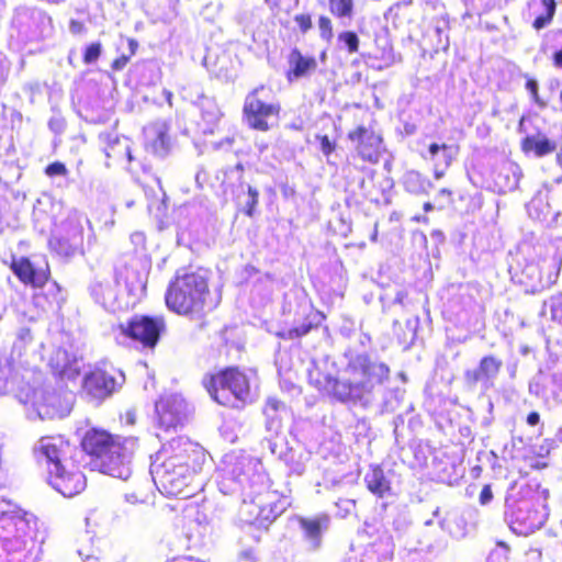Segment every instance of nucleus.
<instances>
[{"label":"nucleus","instance_id":"7ed1b4c3","mask_svg":"<svg viewBox=\"0 0 562 562\" xmlns=\"http://www.w3.org/2000/svg\"><path fill=\"white\" fill-rule=\"evenodd\" d=\"M218 487L225 495L240 494L243 519L257 528H268L290 506L285 495L271 490L261 463L248 456L231 453L224 457Z\"/></svg>","mask_w":562,"mask_h":562},{"label":"nucleus","instance_id":"0eeeda50","mask_svg":"<svg viewBox=\"0 0 562 562\" xmlns=\"http://www.w3.org/2000/svg\"><path fill=\"white\" fill-rule=\"evenodd\" d=\"M210 296L207 279L200 272L178 273L169 283L165 301L167 307L179 315H200L207 307Z\"/></svg>","mask_w":562,"mask_h":562},{"label":"nucleus","instance_id":"7c9ffc66","mask_svg":"<svg viewBox=\"0 0 562 562\" xmlns=\"http://www.w3.org/2000/svg\"><path fill=\"white\" fill-rule=\"evenodd\" d=\"M330 517L327 514H319L313 518H301L300 526L304 532L310 547L316 550L321 547L322 536L329 528Z\"/></svg>","mask_w":562,"mask_h":562},{"label":"nucleus","instance_id":"3c124183","mask_svg":"<svg viewBox=\"0 0 562 562\" xmlns=\"http://www.w3.org/2000/svg\"><path fill=\"white\" fill-rule=\"evenodd\" d=\"M319 35L323 40L329 42L333 37L331 21L327 16H321L318 20Z\"/></svg>","mask_w":562,"mask_h":562},{"label":"nucleus","instance_id":"58836bf2","mask_svg":"<svg viewBox=\"0 0 562 562\" xmlns=\"http://www.w3.org/2000/svg\"><path fill=\"white\" fill-rule=\"evenodd\" d=\"M95 552L97 549L92 543V537L88 532H86L81 537L80 543L77 549V553L83 562H98Z\"/></svg>","mask_w":562,"mask_h":562},{"label":"nucleus","instance_id":"1a4fd4ad","mask_svg":"<svg viewBox=\"0 0 562 562\" xmlns=\"http://www.w3.org/2000/svg\"><path fill=\"white\" fill-rule=\"evenodd\" d=\"M210 396L223 406H238L250 398V383L246 373L237 368H227L203 380Z\"/></svg>","mask_w":562,"mask_h":562},{"label":"nucleus","instance_id":"72a5a7b5","mask_svg":"<svg viewBox=\"0 0 562 562\" xmlns=\"http://www.w3.org/2000/svg\"><path fill=\"white\" fill-rule=\"evenodd\" d=\"M438 525L442 531L457 539L464 538L468 533L467 520L462 515H453L451 519L440 518Z\"/></svg>","mask_w":562,"mask_h":562},{"label":"nucleus","instance_id":"de8ad7c7","mask_svg":"<svg viewBox=\"0 0 562 562\" xmlns=\"http://www.w3.org/2000/svg\"><path fill=\"white\" fill-rule=\"evenodd\" d=\"M526 89L528 90V92L530 93L531 95V99L532 101L540 108V109H544L547 106V102L543 101L540 95H539V92H538V89H539V86H538V81L536 79H532V78H528L527 79V82H526Z\"/></svg>","mask_w":562,"mask_h":562},{"label":"nucleus","instance_id":"37998d69","mask_svg":"<svg viewBox=\"0 0 562 562\" xmlns=\"http://www.w3.org/2000/svg\"><path fill=\"white\" fill-rule=\"evenodd\" d=\"M258 201H259L258 190L252 188L251 186H248V196L244 203V209H243L244 213L247 216H249V217L254 216Z\"/></svg>","mask_w":562,"mask_h":562},{"label":"nucleus","instance_id":"cd10ccee","mask_svg":"<svg viewBox=\"0 0 562 562\" xmlns=\"http://www.w3.org/2000/svg\"><path fill=\"white\" fill-rule=\"evenodd\" d=\"M193 103L200 110L201 122L199 126L201 131L204 134H213L223 116V112L215 99L198 93V99Z\"/></svg>","mask_w":562,"mask_h":562},{"label":"nucleus","instance_id":"e2e57ef3","mask_svg":"<svg viewBox=\"0 0 562 562\" xmlns=\"http://www.w3.org/2000/svg\"><path fill=\"white\" fill-rule=\"evenodd\" d=\"M16 339L20 340V342H23V344L31 342L32 341L31 330L27 329V328L20 329Z\"/></svg>","mask_w":562,"mask_h":562},{"label":"nucleus","instance_id":"5701e85b","mask_svg":"<svg viewBox=\"0 0 562 562\" xmlns=\"http://www.w3.org/2000/svg\"><path fill=\"white\" fill-rule=\"evenodd\" d=\"M100 140L103 144L106 167H111L112 164L130 166L135 160L130 138L116 133H102Z\"/></svg>","mask_w":562,"mask_h":562},{"label":"nucleus","instance_id":"bf43d9fd","mask_svg":"<svg viewBox=\"0 0 562 562\" xmlns=\"http://www.w3.org/2000/svg\"><path fill=\"white\" fill-rule=\"evenodd\" d=\"M86 30L85 24L78 20H70L69 22V31L71 34L77 35L81 34Z\"/></svg>","mask_w":562,"mask_h":562},{"label":"nucleus","instance_id":"6e6552de","mask_svg":"<svg viewBox=\"0 0 562 562\" xmlns=\"http://www.w3.org/2000/svg\"><path fill=\"white\" fill-rule=\"evenodd\" d=\"M18 397L31 420L63 418L70 413L74 401L71 392L48 383L21 390Z\"/></svg>","mask_w":562,"mask_h":562},{"label":"nucleus","instance_id":"ea45409f","mask_svg":"<svg viewBox=\"0 0 562 562\" xmlns=\"http://www.w3.org/2000/svg\"><path fill=\"white\" fill-rule=\"evenodd\" d=\"M337 40L339 45L347 49L349 54H353L359 50L360 40L356 32L344 31L338 34Z\"/></svg>","mask_w":562,"mask_h":562},{"label":"nucleus","instance_id":"864d4df0","mask_svg":"<svg viewBox=\"0 0 562 562\" xmlns=\"http://www.w3.org/2000/svg\"><path fill=\"white\" fill-rule=\"evenodd\" d=\"M235 143V137L233 135H227L223 139L218 142L211 143V147L213 150H231Z\"/></svg>","mask_w":562,"mask_h":562},{"label":"nucleus","instance_id":"5fc2aeb1","mask_svg":"<svg viewBox=\"0 0 562 562\" xmlns=\"http://www.w3.org/2000/svg\"><path fill=\"white\" fill-rule=\"evenodd\" d=\"M319 140V148L322 153L328 157L335 150V143L329 139L327 135L317 136Z\"/></svg>","mask_w":562,"mask_h":562},{"label":"nucleus","instance_id":"aec40b11","mask_svg":"<svg viewBox=\"0 0 562 562\" xmlns=\"http://www.w3.org/2000/svg\"><path fill=\"white\" fill-rule=\"evenodd\" d=\"M267 449L284 462L289 471L296 475L305 472L311 453L302 448H289L285 439H268Z\"/></svg>","mask_w":562,"mask_h":562},{"label":"nucleus","instance_id":"f257e3e1","mask_svg":"<svg viewBox=\"0 0 562 562\" xmlns=\"http://www.w3.org/2000/svg\"><path fill=\"white\" fill-rule=\"evenodd\" d=\"M135 446L134 438L113 437L92 428L83 436L80 448L61 436H47L34 445L33 453L38 465L46 469L52 487L65 497H72L86 487L79 468L87 456L100 472L125 481L132 474Z\"/></svg>","mask_w":562,"mask_h":562},{"label":"nucleus","instance_id":"09e8293b","mask_svg":"<svg viewBox=\"0 0 562 562\" xmlns=\"http://www.w3.org/2000/svg\"><path fill=\"white\" fill-rule=\"evenodd\" d=\"M337 513L340 518H346L356 507V501L349 498H340L336 502Z\"/></svg>","mask_w":562,"mask_h":562},{"label":"nucleus","instance_id":"a211bd4d","mask_svg":"<svg viewBox=\"0 0 562 562\" xmlns=\"http://www.w3.org/2000/svg\"><path fill=\"white\" fill-rule=\"evenodd\" d=\"M265 428L269 434L262 441V447L267 448L268 439H284L282 430L285 422L292 417L290 408L276 397H268L263 406Z\"/></svg>","mask_w":562,"mask_h":562},{"label":"nucleus","instance_id":"6ab92c4d","mask_svg":"<svg viewBox=\"0 0 562 562\" xmlns=\"http://www.w3.org/2000/svg\"><path fill=\"white\" fill-rule=\"evenodd\" d=\"M561 194L552 189L549 192H539L531 201L527 204V212L530 217L543 222L554 223L559 225V220L562 217V210L557 209L558 198Z\"/></svg>","mask_w":562,"mask_h":562},{"label":"nucleus","instance_id":"412c9836","mask_svg":"<svg viewBox=\"0 0 562 562\" xmlns=\"http://www.w3.org/2000/svg\"><path fill=\"white\" fill-rule=\"evenodd\" d=\"M503 367V361L493 356H484L476 368L464 372V380L470 386L480 385L482 391L492 389Z\"/></svg>","mask_w":562,"mask_h":562},{"label":"nucleus","instance_id":"79ce46f5","mask_svg":"<svg viewBox=\"0 0 562 562\" xmlns=\"http://www.w3.org/2000/svg\"><path fill=\"white\" fill-rule=\"evenodd\" d=\"M543 306L549 307L551 319L562 326V293L551 296Z\"/></svg>","mask_w":562,"mask_h":562},{"label":"nucleus","instance_id":"c756f323","mask_svg":"<svg viewBox=\"0 0 562 562\" xmlns=\"http://www.w3.org/2000/svg\"><path fill=\"white\" fill-rule=\"evenodd\" d=\"M286 79L292 82L311 75L317 67V61L312 56H304L296 47L291 49L288 56Z\"/></svg>","mask_w":562,"mask_h":562},{"label":"nucleus","instance_id":"f3484780","mask_svg":"<svg viewBox=\"0 0 562 562\" xmlns=\"http://www.w3.org/2000/svg\"><path fill=\"white\" fill-rule=\"evenodd\" d=\"M529 393L542 400L547 405L558 403L562 393V370L542 371L529 382Z\"/></svg>","mask_w":562,"mask_h":562},{"label":"nucleus","instance_id":"8fccbe9b","mask_svg":"<svg viewBox=\"0 0 562 562\" xmlns=\"http://www.w3.org/2000/svg\"><path fill=\"white\" fill-rule=\"evenodd\" d=\"M45 173L50 178L66 177L68 175V169L65 164L60 161H54L45 168Z\"/></svg>","mask_w":562,"mask_h":562},{"label":"nucleus","instance_id":"f704fd0d","mask_svg":"<svg viewBox=\"0 0 562 562\" xmlns=\"http://www.w3.org/2000/svg\"><path fill=\"white\" fill-rule=\"evenodd\" d=\"M404 186L408 192L422 194L428 192L431 182L418 171H408L404 177Z\"/></svg>","mask_w":562,"mask_h":562},{"label":"nucleus","instance_id":"6e6d98bb","mask_svg":"<svg viewBox=\"0 0 562 562\" xmlns=\"http://www.w3.org/2000/svg\"><path fill=\"white\" fill-rule=\"evenodd\" d=\"M294 21L302 33H306L312 27V20L308 14L295 15Z\"/></svg>","mask_w":562,"mask_h":562},{"label":"nucleus","instance_id":"39448f33","mask_svg":"<svg viewBox=\"0 0 562 562\" xmlns=\"http://www.w3.org/2000/svg\"><path fill=\"white\" fill-rule=\"evenodd\" d=\"M37 517L0 495V562H35L41 553Z\"/></svg>","mask_w":562,"mask_h":562},{"label":"nucleus","instance_id":"473e14b6","mask_svg":"<svg viewBox=\"0 0 562 562\" xmlns=\"http://www.w3.org/2000/svg\"><path fill=\"white\" fill-rule=\"evenodd\" d=\"M521 148L525 153H533L536 157H543L557 149V143L537 132L522 138Z\"/></svg>","mask_w":562,"mask_h":562},{"label":"nucleus","instance_id":"423d86ee","mask_svg":"<svg viewBox=\"0 0 562 562\" xmlns=\"http://www.w3.org/2000/svg\"><path fill=\"white\" fill-rule=\"evenodd\" d=\"M146 284L147 272L132 261L117 272L115 280L92 282L90 295L105 311L115 313L133 308L144 296Z\"/></svg>","mask_w":562,"mask_h":562},{"label":"nucleus","instance_id":"f8f14e48","mask_svg":"<svg viewBox=\"0 0 562 562\" xmlns=\"http://www.w3.org/2000/svg\"><path fill=\"white\" fill-rule=\"evenodd\" d=\"M120 330L143 348L154 349L166 330V323L162 316L134 315L125 324H120Z\"/></svg>","mask_w":562,"mask_h":562},{"label":"nucleus","instance_id":"2eb2a0df","mask_svg":"<svg viewBox=\"0 0 562 562\" xmlns=\"http://www.w3.org/2000/svg\"><path fill=\"white\" fill-rule=\"evenodd\" d=\"M265 90V86L255 88L249 92L244 103V119L247 124L258 131H267L269 128L267 119L279 113V106L258 98L259 93Z\"/></svg>","mask_w":562,"mask_h":562},{"label":"nucleus","instance_id":"4be33fe9","mask_svg":"<svg viewBox=\"0 0 562 562\" xmlns=\"http://www.w3.org/2000/svg\"><path fill=\"white\" fill-rule=\"evenodd\" d=\"M348 137L351 142L356 143L357 155L363 161L378 162L382 147L380 134L375 133L371 127L361 125L351 131Z\"/></svg>","mask_w":562,"mask_h":562},{"label":"nucleus","instance_id":"338daca9","mask_svg":"<svg viewBox=\"0 0 562 562\" xmlns=\"http://www.w3.org/2000/svg\"><path fill=\"white\" fill-rule=\"evenodd\" d=\"M169 562H205V561L194 558V557H191V555H183V557L175 558Z\"/></svg>","mask_w":562,"mask_h":562},{"label":"nucleus","instance_id":"c85d7f7f","mask_svg":"<svg viewBox=\"0 0 562 562\" xmlns=\"http://www.w3.org/2000/svg\"><path fill=\"white\" fill-rule=\"evenodd\" d=\"M303 311L305 313V318L301 325L280 330L277 333V336L289 340L299 339L307 335L313 328L321 326L325 318L323 313L313 310V307L307 304L304 305Z\"/></svg>","mask_w":562,"mask_h":562},{"label":"nucleus","instance_id":"a19ab883","mask_svg":"<svg viewBox=\"0 0 562 562\" xmlns=\"http://www.w3.org/2000/svg\"><path fill=\"white\" fill-rule=\"evenodd\" d=\"M330 12L338 18H351L353 0H328Z\"/></svg>","mask_w":562,"mask_h":562},{"label":"nucleus","instance_id":"9b49d317","mask_svg":"<svg viewBox=\"0 0 562 562\" xmlns=\"http://www.w3.org/2000/svg\"><path fill=\"white\" fill-rule=\"evenodd\" d=\"M125 383V375L120 370H105L94 367L82 379V393L86 398L94 405L102 402L116 393Z\"/></svg>","mask_w":562,"mask_h":562},{"label":"nucleus","instance_id":"69168bd1","mask_svg":"<svg viewBox=\"0 0 562 562\" xmlns=\"http://www.w3.org/2000/svg\"><path fill=\"white\" fill-rule=\"evenodd\" d=\"M526 422L529 426H537L540 423V415L537 412H530L527 415Z\"/></svg>","mask_w":562,"mask_h":562},{"label":"nucleus","instance_id":"774afa93","mask_svg":"<svg viewBox=\"0 0 562 562\" xmlns=\"http://www.w3.org/2000/svg\"><path fill=\"white\" fill-rule=\"evenodd\" d=\"M554 66L562 68V48L553 54Z\"/></svg>","mask_w":562,"mask_h":562},{"label":"nucleus","instance_id":"f03ea898","mask_svg":"<svg viewBox=\"0 0 562 562\" xmlns=\"http://www.w3.org/2000/svg\"><path fill=\"white\" fill-rule=\"evenodd\" d=\"M347 357V379H338L325 372L321 362L312 361L307 369L310 383L333 400L351 407L373 409L380 414L395 411L400 403V390L390 386L389 364L366 351L350 352Z\"/></svg>","mask_w":562,"mask_h":562},{"label":"nucleus","instance_id":"4468645a","mask_svg":"<svg viewBox=\"0 0 562 562\" xmlns=\"http://www.w3.org/2000/svg\"><path fill=\"white\" fill-rule=\"evenodd\" d=\"M548 516L549 509L544 499H521L512 514V522L517 525L519 532L529 533L540 529Z\"/></svg>","mask_w":562,"mask_h":562},{"label":"nucleus","instance_id":"c9c22d12","mask_svg":"<svg viewBox=\"0 0 562 562\" xmlns=\"http://www.w3.org/2000/svg\"><path fill=\"white\" fill-rule=\"evenodd\" d=\"M13 382V363L12 360L3 352H0V395L9 390V385Z\"/></svg>","mask_w":562,"mask_h":562},{"label":"nucleus","instance_id":"dca6fc26","mask_svg":"<svg viewBox=\"0 0 562 562\" xmlns=\"http://www.w3.org/2000/svg\"><path fill=\"white\" fill-rule=\"evenodd\" d=\"M156 413L158 415L159 427L169 430L176 429L183 424L188 417L189 407L181 395L169 394L162 396L156 403Z\"/></svg>","mask_w":562,"mask_h":562},{"label":"nucleus","instance_id":"680f3d73","mask_svg":"<svg viewBox=\"0 0 562 562\" xmlns=\"http://www.w3.org/2000/svg\"><path fill=\"white\" fill-rule=\"evenodd\" d=\"M558 443H562V427H560L557 431H555V435H554V438L551 439V440H547V446H548V449H547V452H549V450L551 448H553L555 445Z\"/></svg>","mask_w":562,"mask_h":562},{"label":"nucleus","instance_id":"4c0bfd02","mask_svg":"<svg viewBox=\"0 0 562 562\" xmlns=\"http://www.w3.org/2000/svg\"><path fill=\"white\" fill-rule=\"evenodd\" d=\"M540 5L543 11L536 16L532 24L536 30H541L551 22L557 7L555 0H540Z\"/></svg>","mask_w":562,"mask_h":562},{"label":"nucleus","instance_id":"a878e982","mask_svg":"<svg viewBox=\"0 0 562 562\" xmlns=\"http://www.w3.org/2000/svg\"><path fill=\"white\" fill-rule=\"evenodd\" d=\"M14 274L25 284L40 288L46 283L49 276L47 262L44 266H35L30 259L21 257L13 260L11 266Z\"/></svg>","mask_w":562,"mask_h":562},{"label":"nucleus","instance_id":"603ef678","mask_svg":"<svg viewBox=\"0 0 562 562\" xmlns=\"http://www.w3.org/2000/svg\"><path fill=\"white\" fill-rule=\"evenodd\" d=\"M447 149L448 147L446 145H438L434 143L429 146L428 151L432 160H435L436 157L441 153V156L445 160V165L446 167H448L450 165L451 157L448 155Z\"/></svg>","mask_w":562,"mask_h":562},{"label":"nucleus","instance_id":"052dcab7","mask_svg":"<svg viewBox=\"0 0 562 562\" xmlns=\"http://www.w3.org/2000/svg\"><path fill=\"white\" fill-rule=\"evenodd\" d=\"M49 128L55 133H61L64 131L65 124L61 119L53 117L48 122Z\"/></svg>","mask_w":562,"mask_h":562},{"label":"nucleus","instance_id":"9d476101","mask_svg":"<svg viewBox=\"0 0 562 562\" xmlns=\"http://www.w3.org/2000/svg\"><path fill=\"white\" fill-rule=\"evenodd\" d=\"M89 220L76 210H71L65 220L55 225L49 238V247L59 257L71 258L82 252L83 224Z\"/></svg>","mask_w":562,"mask_h":562},{"label":"nucleus","instance_id":"bb28decb","mask_svg":"<svg viewBox=\"0 0 562 562\" xmlns=\"http://www.w3.org/2000/svg\"><path fill=\"white\" fill-rule=\"evenodd\" d=\"M561 263L562 258L557 254L553 258V267L555 270L553 272H549L546 279L543 278L541 268L538 263H527L521 271V274L524 278H526V280H521V282H525L528 286H530L532 292L549 286L555 283L559 277Z\"/></svg>","mask_w":562,"mask_h":562},{"label":"nucleus","instance_id":"49530a36","mask_svg":"<svg viewBox=\"0 0 562 562\" xmlns=\"http://www.w3.org/2000/svg\"><path fill=\"white\" fill-rule=\"evenodd\" d=\"M145 487L139 488L137 492L126 493L125 499L131 504L145 503L148 498V490L150 486V482L145 480Z\"/></svg>","mask_w":562,"mask_h":562},{"label":"nucleus","instance_id":"b1692460","mask_svg":"<svg viewBox=\"0 0 562 562\" xmlns=\"http://www.w3.org/2000/svg\"><path fill=\"white\" fill-rule=\"evenodd\" d=\"M170 125L166 120H156L144 127L145 148L159 158L171 150Z\"/></svg>","mask_w":562,"mask_h":562},{"label":"nucleus","instance_id":"13d9d810","mask_svg":"<svg viewBox=\"0 0 562 562\" xmlns=\"http://www.w3.org/2000/svg\"><path fill=\"white\" fill-rule=\"evenodd\" d=\"M493 498V492L490 485H484L480 493V504L487 505Z\"/></svg>","mask_w":562,"mask_h":562},{"label":"nucleus","instance_id":"20e7f679","mask_svg":"<svg viewBox=\"0 0 562 562\" xmlns=\"http://www.w3.org/2000/svg\"><path fill=\"white\" fill-rule=\"evenodd\" d=\"M204 461L200 445L186 437L172 438L151 460V481L167 496L189 498L200 488L195 481Z\"/></svg>","mask_w":562,"mask_h":562},{"label":"nucleus","instance_id":"0e129e2a","mask_svg":"<svg viewBox=\"0 0 562 562\" xmlns=\"http://www.w3.org/2000/svg\"><path fill=\"white\" fill-rule=\"evenodd\" d=\"M27 344L20 342V340L15 339L12 346V353L21 357Z\"/></svg>","mask_w":562,"mask_h":562},{"label":"nucleus","instance_id":"a18cd8bd","mask_svg":"<svg viewBox=\"0 0 562 562\" xmlns=\"http://www.w3.org/2000/svg\"><path fill=\"white\" fill-rule=\"evenodd\" d=\"M102 52V45L100 42L91 43L83 52V63L87 65L93 64L98 60Z\"/></svg>","mask_w":562,"mask_h":562},{"label":"nucleus","instance_id":"2f4dec72","mask_svg":"<svg viewBox=\"0 0 562 562\" xmlns=\"http://www.w3.org/2000/svg\"><path fill=\"white\" fill-rule=\"evenodd\" d=\"M367 488L380 498L393 495L390 479L380 465H371L364 475Z\"/></svg>","mask_w":562,"mask_h":562},{"label":"nucleus","instance_id":"393cba45","mask_svg":"<svg viewBox=\"0 0 562 562\" xmlns=\"http://www.w3.org/2000/svg\"><path fill=\"white\" fill-rule=\"evenodd\" d=\"M49 367L60 380H75L81 372L83 359L71 350L58 348L49 358Z\"/></svg>","mask_w":562,"mask_h":562},{"label":"nucleus","instance_id":"c03bdc74","mask_svg":"<svg viewBox=\"0 0 562 562\" xmlns=\"http://www.w3.org/2000/svg\"><path fill=\"white\" fill-rule=\"evenodd\" d=\"M509 547L504 542H497L495 548L491 550L487 561L488 562H506L508 559Z\"/></svg>","mask_w":562,"mask_h":562},{"label":"nucleus","instance_id":"ddd939ff","mask_svg":"<svg viewBox=\"0 0 562 562\" xmlns=\"http://www.w3.org/2000/svg\"><path fill=\"white\" fill-rule=\"evenodd\" d=\"M12 25L25 41H37L52 33L50 16L37 8H18L12 19Z\"/></svg>","mask_w":562,"mask_h":562},{"label":"nucleus","instance_id":"4d7b16f0","mask_svg":"<svg viewBox=\"0 0 562 562\" xmlns=\"http://www.w3.org/2000/svg\"><path fill=\"white\" fill-rule=\"evenodd\" d=\"M345 479H346V476H339V477L333 476L331 477L329 475H326L324 477V486L327 490L338 488V487L342 486V484L345 483Z\"/></svg>","mask_w":562,"mask_h":562},{"label":"nucleus","instance_id":"e433bc0d","mask_svg":"<svg viewBox=\"0 0 562 562\" xmlns=\"http://www.w3.org/2000/svg\"><path fill=\"white\" fill-rule=\"evenodd\" d=\"M122 44H126L127 52H123L120 57L115 58L111 65L114 71H121L130 61L131 57L135 55L138 43L133 38H121Z\"/></svg>","mask_w":562,"mask_h":562}]
</instances>
